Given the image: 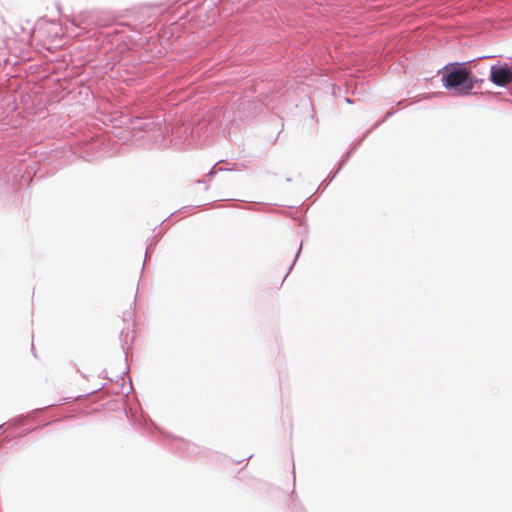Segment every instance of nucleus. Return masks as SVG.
<instances>
[{
    "label": "nucleus",
    "mask_w": 512,
    "mask_h": 512,
    "mask_svg": "<svg viewBox=\"0 0 512 512\" xmlns=\"http://www.w3.org/2000/svg\"><path fill=\"white\" fill-rule=\"evenodd\" d=\"M443 82L446 88L453 89L460 94H469L475 83L471 72L465 67L447 69Z\"/></svg>",
    "instance_id": "nucleus-1"
},
{
    "label": "nucleus",
    "mask_w": 512,
    "mask_h": 512,
    "mask_svg": "<svg viewBox=\"0 0 512 512\" xmlns=\"http://www.w3.org/2000/svg\"><path fill=\"white\" fill-rule=\"evenodd\" d=\"M491 81L497 86H507L512 82V70L508 67H491Z\"/></svg>",
    "instance_id": "nucleus-2"
}]
</instances>
